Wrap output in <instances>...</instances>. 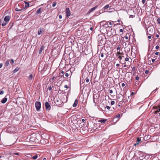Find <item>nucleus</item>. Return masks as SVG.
<instances>
[{
	"instance_id": "33",
	"label": "nucleus",
	"mask_w": 160,
	"mask_h": 160,
	"mask_svg": "<svg viewBox=\"0 0 160 160\" xmlns=\"http://www.w3.org/2000/svg\"><path fill=\"white\" fill-rule=\"evenodd\" d=\"M3 22L2 24V26H5L7 24V22H4L3 21Z\"/></svg>"
},
{
	"instance_id": "43",
	"label": "nucleus",
	"mask_w": 160,
	"mask_h": 160,
	"mask_svg": "<svg viewBox=\"0 0 160 160\" xmlns=\"http://www.w3.org/2000/svg\"><path fill=\"white\" fill-rule=\"evenodd\" d=\"M148 72L149 71L148 70H146L145 72V73L146 74H147L148 73Z\"/></svg>"
},
{
	"instance_id": "4",
	"label": "nucleus",
	"mask_w": 160,
	"mask_h": 160,
	"mask_svg": "<svg viewBox=\"0 0 160 160\" xmlns=\"http://www.w3.org/2000/svg\"><path fill=\"white\" fill-rule=\"evenodd\" d=\"M154 109H156V111H155V113L156 114H157L158 113L159 114V116L160 115V113H159V112H160V106H153Z\"/></svg>"
},
{
	"instance_id": "56",
	"label": "nucleus",
	"mask_w": 160,
	"mask_h": 160,
	"mask_svg": "<svg viewBox=\"0 0 160 160\" xmlns=\"http://www.w3.org/2000/svg\"><path fill=\"white\" fill-rule=\"evenodd\" d=\"M159 52H157L155 53V54L156 55H157L158 54Z\"/></svg>"
},
{
	"instance_id": "48",
	"label": "nucleus",
	"mask_w": 160,
	"mask_h": 160,
	"mask_svg": "<svg viewBox=\"0 0 160 160\" xmlns=\"http://www.w3.org/2000/svg\"><path fill=\"white\" fill-rule=\"evenodd\" d=\"M134 17V16H133V15H130L129 17V18H132Z\"/></svg>"
},
{
	"instance_id": "62",
	"label": "nucleus",
	"mask_w": 160,
	"mask_h": 160,
	"mask_svg": "<svg viewBox=\"0 0 160 160\" xmlns=\"http://www.w3.org/2000/svg\"><path fill=\"white\" fill-rule=\"evenodd\" d=\"M125 38L126 39H128V37L127 36H125Z\"/></svg>"
},
{
	"instance_id": "1",
	"label": "nucleus",
	"mask_w": 160,
	"mask_h": 160,
	"mask_svg": "<svg viewBox=\"0 0 160 160\" xmlns=\"http://www.w3.org/2000/svg\"><path fill=\"white\" fill-rule=\"evenodd\" d=\"M64 101V100L62 99H60L59 98H58L54 101V102L57 104V106L61 107L63 106V103Z\"/></svg>"
},
{
	"instance_id": "8",
	"label": "nucleus",
	"mask_w": 160,
	"mask_h": 160,
	"mask_svg": "<svg viewBox=\"0 0 160 160\" xmlns=\"http://www.w3.org/2000/svg\"><path fill=\"white\" fill-rule=\"evenodd\" d=\"M62 99L64 100V102H66L68 101V97L66 95H63Z\"/></svg>"
},
{
	"instance_id": "45",
	"label": "nucleus",
	"mask_w": 160,
	"mask_h": 160,
	"mask_svg": "<svg viewBox=\"0 0 160 160\" xmlns=\"http://www.w3.org/2000/svg\"><path fill=\"white\" fill-rule=\"evenodd\" d=\"M129 60V58H125V61H128Z\"/></svg>"
},
{
	"instance_id": "60",
	"label": "nucleus",
	"mask_w": 160,
	"mask_h": 160,
	"mask_svg": "<svg viewBox=\"0 0 160 160\" xmlns=\"http://www.w3.org/2000/svg\"><path fill=\"white\" fill-rule=\"evenodd\" d=\"M120 47H118L117 48V50H120Z\"/></svg>"
},
{
	"instance_id": "53",
	"label": "nucleus",
	"mask_w": 160,
	"mask_h": 160,
	"mask_svg": "<svg viewBox=\"0 0 160 160\" xmlns=\"http://www.w3.org/2000/svg\"><path fill=\"white\" fill-rule=\"evenodd\" d=\"M139 79V78L138 76H137L136 77V80H138V79Z\"/></svg>"
},
{
	"instance_id": "64",
	"label": "nucleus",
	"mask_w": 160,
	"mask_h": 160,
	"mask_svg": "<svg viewBox=\"0 0 160 160\" xmlns=\"http://www.w3.org/2000/svg\"><path fill=\"white\" fill-rule=\"evenodd\" d=\"M152 62H154L155 61V59H152Z\"/></svg>"
},
{
	"instance_id": "16",
	"label": "nucleus",
	"mask_w": 160,
	"mask_h": 160,
	"mask_svg": "<svg viewBox=\"0 0 160 160\" xmlns=\"http://www.w3.org/2000/svg\"><path fill=\"white\" fill-rule=\"evenodd\" d=\"M41 9V8H39L36 11V14H38L41 13L42 12Z\"/></svg>"
},
{
	"instance_id": "12",
	"label": "nucleus",
	"mask_w": 160,
	"mask_h": 160,
	"mask_svg": "<svg viewBox=\"0 0 160 160\" xmlns=\"http://www.w3.org/2000/svg\"><path fill=\"white\" fill-rule=\"evenodd\" d=\"M98 7L97 6H96L92 8H91L88 12V13H90L91 12H92L94 10H95Z\"/></svg>"
},
{
	"instance_id": "49",
	"label": "nucleus",
	"mask_w": 160,
	"mask_h": 160,
	"mask_svg": "<svg viewBox=\"0 0 160 160\" xmlns=\"http://www.w3.org/2000/svg\"><path fill=\"white\" fill-rule=\"evenodd\" d=\"M69 76L68 74V73H66L65 76L66 77H68Z\"/></svg>"
},
{
	"instance_id": "7",
	"label": "nucleus",
	"mask_w": 160,
	"mask_h": 160,
	"mask_svg": "<svg viewBox=\"0 0 160 160\" xmlns=\"http://www.w3.org/2000/svg\"><path fill=\"white\" fill-rule=\"evenodd\" d=\"M141 138L139 137H138L137 138V141L133 145V146H136L137 145H138L139 144V143H141Z\"/></svg>"
},
{
	"instance_id": "54",
	"label": "nucleus",
	"mask_w": 160,
	"mask_h": 160,
	"mask_svg": "<svg viewBox=\"0 0 160 160\" xmlns=\"http://www.w3.org/2000/svg\"><path fill=\"white\" fill-rule=\"evenodd\" d=\"M156 49H158L159 48V46L158 45H157L156 47Z\"/></svg>"
},
{
	"instance_id": "63",
	"label": "nucleus",
	"mask_w": 160,
	"mask_h": 160,
	"mask_svg": "<svg viewBox=\"0 0 160 160\" xmlns=\"http://www.w3.org/2000/svg\"><path fill=\"white\" fill-rule=\"evenodd\" d=\"M90 30L91 31H92L93 30V28L92 27H90Z\"/></svg>"
},
{
	"instance_id": "37",
	"label": "nucleus",
	"mask_w": 160,
	"mask_h": 160,
	"mask_svg": "<svg viewBox=\"0 0 160 160\" xmlns=\"http://www.w3.org/2000/svg\"><path fill=\"white\" fill-rule=\"evenodd\" d=\"M122 57H123V56H119V57H118V58H119V60H121V59H122Z\"/></svg>"
},
{
	"instance_id": "55",
	"label": "nucleus",
	"mask_w": 160,
	"mask_h": 160,
	"mask_svg": "<svg viewBox=\"0 0 160 160\" xmlns=\"http://www.w3.org/2000/svg\"><path fill=\"white\" fill-rule=\"evenodd\" d=\"M145 0H142V2L143 3V4H144L145 2Z\"/></svg>"
},
{
	"instance_id": "39",
	"label": "nucleus",
	"mask_w": 160,
	"mask_h": 160,
	"mask_svg": "<svg viewBox=\"0 0 160 160\" xmlns=\"http://www.w3.org/2000/svg\"><path fill=\"white\" fill-rule=\"evenodd\" d=\"M48 89L49 91H51L52 89V87L51 86L49 87L48 88Z\"/></svg>"
},
{
	"instance_id": "5",
	"label": "nucleus",
	"mask_w": 160,
	"mask_h": 160,
	"mask_svg": "<svg viewBox=\"0 0 160 160\" xmlns=\"http://www.w3.org/2000/svg\"><path fill=\"white\" fill-rule=\"evenodd\" d=\"M45 107L46 110H49L51 108V106L49 103L47 101L45 103Z\"/></svg>"
},
{
	"instance_id": "30",
	"label": "nucleus",
	"mask_w": 160,
	"mask_h": 160,
	"mask_svg": "<svg viewBox=\"0 0 160 160\" xmlns=\"http://www.w3.org/2000/svg\"><path fill=\"white\" fill-rule=\"evenodd\" d=\"M120 116V115L119 114H118L114 118H116V119H119V117Z\"/></svg>"
},
{
	"instance_id": "27",
	"label": "nucleus",
	"mask_w": 160,
	"mask_h": 160,
	"mask_svg": "<svg viewBox=\"0 0 160 160\" xmlns=\"http://www.w3.org/2000/svg\"><path fill=\"white\" fill-rule=\"evenodd\" d=\"M38 156L37 154H36L35 156H34L32 157L33 159L34 160L38 158Z\"/></svg>"
},
{
	"instance_id": "51",
	"label": "nucleus",
	"mask_w": 160,
	"mask_h": 160,
	"mask_svg": "<svg viewBox=\"0 0 160 160\" xmlns=\"http://www.w3.org/2000/svg\"><path fill=\"white\" fill-rule=\"evenodd\" d=\"M125 84L124 83H122V87H123L125 86Z\"/></svg>"
},
{
	"instance_id": "19",
	"label": "nucleus",
	"mask_w": 160,
	"mask_h": 160,
	"mask_svg": "<svg viewBox=\"0 0 160 160\" xmlns=\"http://www.w3.org/2000/svg\"><path fill=\"white\" fill-rule=\"evenodd\" d=\"M32 78H33V75L32 74H30L28 78V80L30 81V82H31V81L32 80Z\"/></svg>"
},
{
	"instance_id": "47",
	"label": "nucleus",
	"mask_w": 160,
	"mask_h": 160,
	"mask_svg": "<svg viewBox=\"0 0 160 160\" xmlns=\"http://www.w3.org/2000/svg\"><path fill=\"white\" fill-rule=\"evenodd\" d=\"M64 88H68V86L66 85L64 86Z\"/></svg>"
},
{
	"instance_id": "24",
	"label": "nucleus",
	"mask_w": 160,
	"mask_h": 160,
	"mask_svg": "<svg viewBox=\"0 0 160 160\" xmlns=\"http://www.w3.org/2000/svg\"><path fill=\"white\" fill-rule=\"evenodd\" d=\"M15 10L17 11H22L23 10V9H22L21 8H16Z\"/></svg>"
},
{
	"instance_id": "15",
	"label": "nucleus",
	"mask_w": 160,
	"mask_h": 160,
	"mask_svg": "<svg viewBox=\"0 0 160 160\" xmlns=\"http://www.w3.org/2000/svg\"><path fill=\"white\" fill-rule=\"evenodd\" d=\"M107 121V119H101L98 120L99 122L104 124Z\"/></svg>"
},
{
	"instance_id": "52",
	"label": "nucleus",
	"mask_w": 160,
	"mask_h": 160,
	"mask_svg": "<svg viewBox=\"0 0 160 160\" xmlns=\"http://www.w3.org/2000/svg\"><path fill=\"white\" fill-rule=\"evenodd\" d=\"M3 65V64L2 63H0V68H1Z\"/></svg>"
},
{
	"instance_id": "21",
	"label": "nucleus",
	"mask_w": 160,
	"mask_h": 160,
	"mask_svg": "<svg viewBox=\"0 0 160 160\" xmlns=\"http://www.w3.org/2000/svg\"><path fill=\"white\" fill-rule=\"evenodd\" d=\"M25 2V8H28L29 6V4L28 2Z\"/></svg>"
},
{
	"instance_id": "58",
	"label": "nucleus",
	"mask_w": 160,
	"mask_h": 160,
	"mask_svg": "<svg viewBox=\"0 0 160 160\" xmlns=\"http://www.w3.org/2000/svg\"><path fill=\"white\" fill-rule=\"evenodd\" d=\"M62 16L61 15H59V19H61L62 18Z\"/></svg>"
},
{
	"instance_id": "34",
	"label": "nucleus",
	"mask_w": 160,
	"mask_h": 160,
	"mask_svg": "<svg viewBox=\"0 0 160 160\" xmlns=\"http://www.w3.org/2000/svg\"><path fill=\"white\" fill-rule=\"evenodd\" d=\"M14 62V61L12 59H11L10 60V63L12 65Z\"/></svg>"
},
{
	"instance_id": "11",
	"label": "nucleus",
	"mask_w": 160,
	"mask_h": 160,
	"mask_svg": "<svg viewBox=\"0 0 160 160\" xmlns=\"http://www.w3.org/2000/svg\"><path fill=\"white\" fill-rule=\"evenodd\" d=\"M6 96V97L3 98L1 100V102L2 103H5L7 102V98H6V96Z\"/></svg>"
},
{
	"instance_id": "18",
	"label": "nucleus",
	"mask_w": 160,
	"mask_h": 160,
	"mask_svg": "<svg viewBox=\"0 0 160 160\" xmlns=\"http://www.w3.org/2000/svg\"><path fill=\"white\" fill-rule=\"evenodd\" d=\"M44 48V46L43 45H42L40 47L39 50V54H40L42 51L43 50Z\"/></svg>"
},
{
	"instance_id": "31",
	"label": "nucleus",
	"mask_w": 160,
	"mask_h": 160,
	"mask_svg": "<svg viewBox=\"0 0 160 160\" xmlns=\"http://www.w3.org/2000/svg\"><path fill=\"white\" fill-rule=\"evenodd\" d=\"M57 2H54L52 3V6L53 7H54L56 5Z\"/></svg>"
},
{
	"instance_id": "50",
	"label": "nucleus",
	"mask_w": 160,
	"mask_h": 160,
	"mask_svg": "<svg viewBox=\"0 0 160 160\" xmlns=\"http://www.w3.org/2000/svg\"><path fill=\"white\" fill-rule=\"evenodd\" d=\"M103 53H101V54L100 55V57L102 58L103 57Z\"/></svg>"
},
{
	"instance_id": "26",
	"label": "nucleus",
	"mask_w": 160,
	"mask_h": 160,
	"mask_svg": "<svg viewBox=\"0 0 160 160\" xmlns=\"http://www.w3.org/2000/svg\"><path fill=\"white\" fill-rule=\"evenodd\" d=\"M119 119H116V118H114L113 119L112 121L113 122L116 123L117 121H118Z\"/></svg>"
},
{
	"instance_id": "38",
	"label": "nucleus",
	"mask_w": 160,
	"mask_h": 160,
	"mask_svg": "<svg viewBox=\"0 0 160 160\" xmlns=\"http://www.w3.org/2000/svg\"><path fill=\"white\" fill-rule=\"evenodd\" d=\"M157 22L158 24H160V18H158L157 19Z\"/></svg>"
},
{
	"instance_id": "36",
	"label": "nucleus",
	"mask_w": 160,
	"mask_h": 160,
	"mask_svg": "<svg viewBox=\"0 0 160 160\" xmlns=\"http://www.w3.org/2000/svg\"><path fill=\"white\" fill-rule=\"evenodd\" d=\"M115 103V101H112L111 102V104L112 105H113Z\"/></svg>"
},
{
	"instance_id": "29",
	"label": "nucleus",
	"mask_w": 160,
	"mask_h": 160,
	"mask_svg": "<svg viewBox=\"0 0 160 160\" xmlns=\"http://www.w3.org/2000/svg\"><path fill=\"white\" fill-rule=\"evenodd\" d=\"M30 140L31 141H35V138L31 136L30 138Z\"/></svg>"
},
{
	"instance_id": "44",
	"label": "nucleus",
	"mask_w": 160,
	"mask_h": 160,
	"mask_svg": "<svg viewBox=\"0 0 160 160\" xmlns=\"http://www.w3.org/2000/svg\"><path fill=\"white\" fill-rule=\"evenodd\" d=\"M106 108L108 109L109 110V109H110V107L109 106H107L106 107Z\"/></svg>"
},
{
	"instance_id": "59",
	"label": "nucleus",
	"mask_w": 160,
	"mask_h": 160,
	"mask_svg": "<svg viewBox=\"0 0 160 160\" xmlns=\"http://www.w3.org/2000/svg\"><path fill=\"white\" fill-rule=\"evenodd\" d=\"M57 77H55L54 76H53L52 78V80H54V79L55 78H56Z\"/></svg>"
},
{
	"instance_id": "46",
	"label": "nucleus",
	"mask_w": 160,
	"mask_h": 160,
	"mask_svg": "<svg viewBox=\"0 0 160 160\" xmlns=\"http://www.w3.org/2000/svg\"><path fill=\"white\" fill-rule=\"evenodd\" d=\"M109 91L110 93H113V91L112 90H109Z\"/></svg>"
},
{
	"instance_id": "2",
	"label": "nucleus",
	"mask_w": 160,
	"mask_h": 160,
	"mask_svg": "<svg viewBox=\"0 0 160 160\" xmlns=\"http://www.w3.org/2000/svg\"><path fill=\"white\" fill-rule=\"evenodd\" d=\"M104 22H106L105 21H102L100 23V29L101 30L107 28L108 27V24L104 23Z\"/></svg>"
},
{
	"instance_id": "61",
	"label": "nucleus",
	"mask_w": 160,
	"mask_h": 160,
	"mask_svg": "<svg viewBox=\"0 0 160 160\" xmlns=\"http://www.w3.org/2000/svg\"><path fill=\"white\" fill-rule=\"evenodd\" d=\"M133 94H134V92H131V95L132 96V95H133Z\"/></svg>"
},
{
	"instance_id": "42",
	"label": "nucleus",
	"mask_w": 160,
	"mask_h": 160,
	"mask_svg": "<svg viewBox=\"0 0 160 160\" xmlns=\"http://www.w3.org/2000/svg\"><path fill=\"white\" fill-rule=\"evenodd\" d=\"M122 54V53H121L119 52H117V56H118V55H121Z\"/></svg>"
},
{
	"instance_id": "23",
	"label": "nucleus",
	"mask_w": 160,
	"mask_h": 160,
	"mask_svg": "<svg viewBox=\"0 0 160 160\" xmlns=\"http://www.w3.org/2000/svg\"><path fill=\"white\" fill-rule=\"evenodd\" d=\"M20 68L18 67H17L13 71V73H15L17 72L19 70Z\"/></svg>"
},
{
	"instance_id": "35",
	"label": "nucleus",
	"mask_w": 160,
	"mask_h": 160,
	"mask_svg": "<svg viewBox=\"0 0 160 160\" xmlns=\"http://www.w3.org/2000/svg\"><path fill=\"white\" fill-rule=\"evenodd\" d=\"M4 91L2 90H0V95H2L4 93Z\"/></svg>"
},
{
	"instance_id": "57",
	"label": "nucleus",
	"mask_w": 160,
	"mask_h": 160,
	"mask_svg": "<svg viewBox=\"0 0 160 160\" xmlns=\"http://www.w3.org/2000/svg\"><path fill=\"white\" fill-rule=\"evenodd\" d=\"M119 31L120 32H123V30L122 29H120Z\"/></svg>"
},
{
	"instance_id": "28",
	"label": "nucleus",
	"mask_w": 160,
	"mask_h": 160,
	"mask_svg": "<svg viewBox=\"0 0 160 160\" xmlns=\"http://www.w3.org/2000/svg\"><path fill=\"white\" fill-rule=\"evenodd\" d=\"M9 64V61L8 60V61H7L5 63V66H8V65Z\"/></svg>"
},
{
	"instance_id": "17",
	"label": "nucleus",
	"mask_w": 160,
	"mask_h": 160,
	"mask_svg": "<svg viewBox=\"0 0 160 160\" xmlns=\"http://www.w3.org/2000/svg\"><path fill=\"white\" fill-rule=\"evenodd\" d=\"M78 100L77 99H76L74 101V104H73V107H76L78 104Z\"/></svg>"
},
{
	"instance_id": "9",
	"label": "nucleus",
	"mask_w": 160,
	"mask_h": 160,
	"mask_svg": "<svg viewBox=\"0 0 160 160\" xmlns=\"http://www.w3.org/2000/svg\"><path fill=\"white\" fill-rule=\"evenodd\" d=\"M10 16H7L5 17L4 18V20L6 22H8L9 20H10Z\"/></svg>"
},
{
	"instance_id": "32",
	"label": "nucleus",
	"mask_w": 160,
	"mask_h": 160,
	"mask_svg": "<svg viewBox=\"0 0 160 160\" xmlns=\"http://www.w3.org/2000/svg\"><path fill=\"white\" fill-rule=\"evenodd\" d=\"M109 5H107L104 7L103 9H107V8H109Z\"/></svg>"
},
{
	"instance_id": "20",
	"label": "nucleus",
	"mask_w": 160,
	"mask_h": 160,
	"mask_svg": "<svg viewBox=\"0 0 160 160\" xmlns=\"http://www.w3.org/2000/svg\"><path fill=\"white\" fill-rule=\"evenodd\" d=\"M112 30L111 27H109L108 26V27H107V28H106V31H107L106 32H107V33L108 34V31H109L110 30Z\"/></svg>"
},
{
	"instance_id": "10",
	"label": "nucleus",
	"mask_w": 160,
	"mask_h": 160,
	"mask_svg": "<svg viewBox=\"0 0 160 160\" xmlns=\"http://www.w3.org/2000/svg\"><path fill=\"white\" fill-rule=\"evenodd\" d=\"M103 38L102 37H101V38H99L98 39V42H99L102 44H104V40H103Z\"/></svg>"
},
{
	"instance_id": "40",
	"label": "nucleus",
	"mask_w": 160,
	"mask_h": 160,
	"mask_svg": "<svg viewBox=\"0 0 160 160\" xmlns=\"http://www.w3.org/2000/svg\"><path fill=\"white\" fill-rule=\"evenodd\" d=\"M89 78H87L86 79V82H87V83H88L89 82Z\"/></svg>"
},
{
	"instance_id": "13",
	"label": "nucleus",
	"mask_w": 160,
	"mask_h": 160,
	"mask_svg": "<svg viewBox=\"0 0 160 160\" xmlns=\"http://www.w3.org/2000/svg\"><path fill=\"white\" fill-rule=\"evenodd\" d=\"M88 127H87L85 126V127H82V128L81 129L83 131L85 132L88 131Z\"/></svg>"
},
{
	"instance_id": "25",
	"label": "nucleus",
	"mask_w": 160,
	"mask_h": 160,
	"mask_svg": "<svg viewBox=\"0 0 160 160\" xmlns=\"http://www.w3.org/2000/svg\"><path fill=\"white\" fill-rule=\"evenodd\" d=\"M13 25V22H11L9 23V29H10L12 27Z\"/></svg>"
},
{
	"instance_id": "6",
	"label": "nucleus",
	"mask_w": 160,
	"mask_h": 160,
	"mask_svg": "<svg viewBox=\"0 0 160 160\" xmlns=\"http://www.w3.org/2000/svg\"><path fill=\"white\" fill-rule=\"evenodd\" d=\"M66 15V17H68L70 16L71 13L69 8H67L65 9Z\"/></svg>"
},
{
	"instance_id": "3",
	"label": "nucleus",
	"mask_w": 160,
	"mask_h": 160,
	"mask_svg": "<svg viewBox=\"0 0 160 160\" xmlns=\"http://www.w3.org/2000/svg\"><path fill=\"white\" fill-rule=\"evenodd\" d=\"M41 106V103L40 102L37 101L35 102V107L37 111L38 112L40 111Z\"/></svg>"
},
{
	"instance_id": "14",
	"label": "nucleus",
	"mask_w": 160,
	"mask_h": 160,
	"mask_svg": "<svg viewBox=\"0 0 160 160\" xmlns=\"http://www.w3.org/2000/svg\"><path fill=\"white\" fill-rule=\"evenodd\" d=\"M43 29L42 28H40L38 29V35L41 34L43 31Z\"/></svg>"
},
{
	"instance_id": "41",
	"label": "nucleus",
	"mask_w": 160,
	"mask_h": 160,
	"mask_svg": "<svg viewBox=\"0 0 160 160\" xmlns=\"http://www.w3.org/2000/svg\"><path fill=\"white\" fill-rule=\"evenodd\" d=\"M135 70V67H133L132 68V72H134Z\"/></svg>"
},
{
	"instance_id": "22",
	"label": "nucleus",
	"mask_w": 160,
	"mask_h": 160,
	"mask_svg": "<svg viewBox=\"0 0 160 160\" xmlns=\"http://www.w3.org/2000/svg\"><path fill=\"white\" fill-rule=\"evenodd\" d=\"M64 71H61L59 74L60 76L61 77H63L64 78H65V77H64Z\"/></svg>"
}]
</instances>
